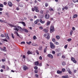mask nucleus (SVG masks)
Masks as SVG:
<instances>
[{"instance_id": "18", "label": "nucleus", "mask_w": 78, "mask_h": 78, "mask_svg": "<svg viewBox=\"0 0 78 78\" xmlns=\"http://www.w3.org/2000/svg\"><path fill=\"white\" fill-rule=\"evenodd\" d=\"M69 77L68 75L63 76H62V78H68Z\"/></svg>"}, {"instance_id": "30", "label": "nucleus", "mask_w": 78, "mask_h": 78, "mask_svg": "<svg viewBox=\"0 0 78 78\" xmlns=\"http://www.w3.org/2000/svg\"><path fill=\"white\" fill-rule=\"evenodd\" d=\"M55 44H56V45H59V43H58V42H57V41H55Z\"/></svg>"}, {"instance_id": "24", "label": "nucleus", "mask_w": 78, "mask_h": 78, "mask_svg": "<svg viewBox=\"0 0 78 78\" xmlns=\"http://www.w3.org/2000/svg\"><path fill=\"white\" fill-rule=\"evenodd\" d=\"M42 46L38 48V50H42Z\"/></svg>"}, {"instance_id": "55", "label": "nucleus", "mask_w": 78, "mask_h": 78, "mask_svg": "<svg viewBox=\"0 0 78 78\" xmlns=\"http://www.w3.org/2000/svg\"><path fill=\"white\" fill-rule=\"evenodd\" d=\"M69 74H72V71H71L70 70H69Z\"/></svg>"}, {"instance_id": "45", "label": "nucleus", "mask_w": 78, "mask_h": 78, "mask_svg": "<svg viewBox=\"0 0 78 78\" xmlns=\"http://www.w3.org/2000/svg\"><path fill=\"white\" fill-rule=\"evenodd\" d=\"M66 71V69L64 68H63L62 69V71L63 72H65Z\"/></svg>"}, {"instance_id": "10", "label": "nucleus", "mask_w": 78, "mask_h": 78, "mask_svg": "<svg viewBox=\"0 0 78 78\" xmlns=\"http://www.w3.org/2000/svg\"><path fill=\"white\" fill-rule=\"evenodd\" d=\"M15 34H16V35L17 36H18L19 37H20V36H19V33H18V32L17 31H15Z\"/></svg>"}, {"instance_id": "53", "label": "nucleus", "mask_w": 78, "mask_h": 78, "mask_svg": "<svg viewBox=\"0 0 78 78\" xmlns=\"http://www.w3.org/2000/svg\"><path fill=\"white\" fill-rule=\"evenodd\" d=\"M34 10H35V9H34V8H32V11H33V12H34Z\"/></svg>"}, {"instance_id": "61", "label": "nucleus", "mask_w": 78, "mask_h": 78, "mask_svg": "<svg viewBox=\"0 0 78 78\" xmlns=\"http://www.w3.org/2000/svg\"><path fill=\"white\" fill-rule=\"evenodd\" d=\"M34 23L35 24H37V20L35 21L34 22Z\"/></svg>"}, {"instance_id": "59", "label": "nucleus", "mask_w": 78, "mask_h": 78, "mask_svg": "<svg viewBox=\"0 0 78 78\" xmlns=\"http://www.w3.org/2000/svg\"><path fill=\"white\" fill-rule=\"evenodd\" d=\"M72 30H73V31H75V27H73Z\"/></svg>"}, {"instance_id": "25", "label": "nucleus", "mask_w": 78, "mask_h": 78, "mask_svg": "<svg viewBox=\"0 0 78 78\" xmlns=\"http://www.w3.org/2000/svg\"><path fill=\"white\" fill-rule=\"evenodd\" d=\"M45 6L46 7H47V6H48V3H46L45 4Z\"/></svg>"}, {"instance_id": "48", "label": "nucleus", "mask_w": 78, "mask_h": 78, "mask_svg": "<svg viewBox=\"0 0 78 78\" xmlns=\"http://www.w3.org/2000/svg\"><path fill=\"white\" fill-rule=\"evenodd\" d=\"M71 59L72 61H73L75 60V58H72Z\"/></svg>"}, {"instance_id": "47", "label": "nucleus", "mask_w": 78, "mask_h": 78, "mask_svg": "<svg viewBox=\"0 0 78 78\" xmlns=\"http://www.w3.org/2000/svg\"><path fill=\"white\" fill-rule=\"evenodd\" d=\"M65 9L66 10L68 9V7H67V6H65Z\"/></svg>"}, {"instance_id": "36", "label": "nucleus", "mask_w": 78, "mask_h": 78, "mask_svg": "<svg viewBox=\"0 0 78 78\" xmlns=\"http://www.w3.org/2000/svg\"><path fill=\"white\" fill-rule=\"evenodd\" d=\"M40 12L41 14H43V12H44V10H41L40 11Z\"/></svg>"}, {"instance_id": "8", "label": "nucleus", "mask_w": 78, "mask_h": 78, "mask_svg": "<svg viewBox=\"0 0 78 78\" xmlns=\"http://www.w3.org/2000/svg\"><path fill=\"white\" fill-rule=\"evenodd\" d=\"M8 4L9 6L10 7H11V6H12V2H8Z\"/></svg>"}, {"instance_id": "63", "label": "nucleus", "mask_w": 78, "mask_h": 78, "mask_svg": "<svg viewBox=\"0 0 78 78\" xmlns=\"http://www.w3.org/2000/svg\"><path fill=\"white\" fill-rule=\"evenodd\" d=\"M4 4L5 5H6V4H7V2H4Z\"/></svg>"}, {"instance_id": "21", "label": "nucleus", "mask_w": 78, "mask_h": 78, "mask_svg": "<svg viewBox=\"0 0 78 78\" xmlns=\"http://www.w3.org/2000/svg\"><path fill=\"white\" fill-rule=\"evenodd\" d=\"M50 21H48L47 23V26H48V25H50Z\"/></svg>"}, {"instance_id": "29", "label": "nucleus", "mask_w": 78, "mask_h": 78, "mask_svg": "<svg viewBox=\"0 0 78 78\" xmlns=\"http://www.w3.org/2000/svg\"><path fill=\"white\" fill-rule=\"evenodd\" d=\"M73 30H71V31H70V35H72V33H73Z\"/></svg>"}, {"instance_id": "12", "label": "nucleus", "mask_w": 78, "mask_h": 78, "mask_svg": "<svg viewBox=\"0 0 78 78\" xmlns=\"http://www.w3.org/2000/svg\"><path fill=\"white\" fill-rule=\"evenodd\" d=\"M78 17V15L77 14H75L73 16V19H75V18H76Z\"/></svg>"}, {"instance_id": "28", "label": "nucleus", "mask_w": 78, "mask_h": 78, "mask_svg": "<svg viewBox=\"0 0 78 78\" xmlns=\"http://www.w3.org/2000/svg\"><path fill=\"white\" fill-rule=\"evenodd\" d=\"M24 31L26 33H28V31L26 29H24Z\"/></svg>"}, {"instance_id": "51", "label": "nucleus", "mask_w": 78, "mask_h": 78, "mask_svg": "<svg viewBox=\"0 0 78 78\" xmlns=\"http://www.w3.org/2000/svg\"><path fill=\"white\" fill-rule=\"evenodd\" d=\"M21 44H25V43L24 41H22L21 42Z\"/></svg>"}, {"instance_id": "13", "label": "nucleus", "mask_w": 78, "mask_h": 78, "mask_svg": "<svg viewBox=\"0 0 78 78\" xmlns=\"http://www.w3.org/2000/svg\"><path fill=\"white\" fill-rule=\"evenodd\" d=\"M17 28H18L19 29V30H20V31H22V30H23L22 27H21L20 26H17Z\"/></svg>"}, {"instance_id": "34", "label": "nucleus", "mask_w": 78, "mask_h": 78, "mask_svg": "<svg viewBox=\"0 0 78 78\" xmlns=\"http://www.w3.org/2000/svg\"><path fill=\"white\" fill-rule=\"evenodd\" d=\"M12 37L13 39H14V34H11Z\"/></svg>"}, {"instance_id": "15", "label": "nucleus", "mask_w": 78, "mask_h": 78, "mask_svg": "<svg viewBox=\"0 0 78 78\" xmlns=\"http://www.w3.org/2000/svg\"><path fill=\"white\" fill-rule=\"evenodd\" d=\"M40 22L41 23H45V21H42V19H40Z\"/></svg>"}, {"instance_id": "42", "label": "nucleus", "mask_w": 78, "mask_h": 78, "mask_svg": "<svg viewBox=\"0 0 78 78\" xmlns=\"http://www.w3.org/2000/svg\"><path fill=\"white\" fill-rule=\"evenodd\" d=\"M49 10L51 11H54V10L52 8H51L49 9Z\"/></svg>"}, {"instance_id": "7", "label": "nucleus", "mask_w": 78, "mask_h": 78, "mask_svg": "<svg viewBox=\"0 0 78 78\" xmlns=\"http://www.w3.org/2000/svg\"><path fill=\"white\" fill-rule=\"evenodd\" d=\"M5 36L7 39H8V40H9V36H8V33H5Z\"/></svg>"}, {"instance_id": "39", "label": "nucleus", "mask_w": 78, "mask_h": 78, "mask_svg": "<svg viewBox=\"0 0 78 78\" xmlns=\"http://www.w3.org/2000/svg\"><path fill=\"white\" fill-rule=\"evenodd\" d=\"M0 7H1V8H3V5L2 4H0Z\"/></svg>"}, {"instance_id": "14", "label": "nucleus", "mask_w": 78, "mask_h": 78, "mask_svg": "<svg viewBox=\"0 0 78 78\" xmlns=\"http://www.w3.org/2000/svg\"><path fill=\"white\" fill-rule=\"evenodd\" d=\"M20 23H21L22 24H23L24 27H25L26 26V24H25V23L23 22V21H22V22H20Z\"/></svg>"}, {"instance_id": "43", "label": "nucleus", "mask_w": 78, "mask_h": 78, "mask_svg": "<svg viewBox=\"0 0 78 78\" xmlns=\"http://www.w3.org/2000/svg\"><path fill=\"white\" fill-rule=\"evenodd\" d=\"M2 62H5L6 61V60L5 59H2Z\"/></svg>"}, {"instance_id": "50", "label": "nucleus", "mask_w": 78, "mask_h": 78, "mask_svg": "<svg viewBox=\"0 0 78 78\" xmlns=\"http://www.w3.org/2000/svg\"><path fill=\"white\" fill-rule=\"evenodd\" d=\"M8 14H9L8 13V12L5 13V15H6L8 16V17H9V15H8Z\"/></svg>"}, {"instance_id": "41", "label": "nucleus", "mask_w": 78, "mask_h": 78, "mask_svg": "<svg viewBox=\"0 0 78 78\" xmlns=\"http://www.w3.org/2000/svg\"><path fill=\"white\" fill-rule=\"evenodd\" d=\"M36 36H34V37H33V39L35 40V39H36Z\"/></svg>"}, {"instance_id": "52", "label": "nucleus", "mask_w": 78, "mask_h": 78, "mask_svg": "<svg viewBox=\"0 0 78 78\" xmlns=\"http://www.w3.org/2000/svg\"><path fill=\"white\" fill-rule=\"evenodd\" d=\"M35 76H36L37 78H38V77H39V75H38V74H36Z\"/></svg>"}, {"instance_id": "17", "label": "nucleus", "mask_w": 78, "mask_h": 78, "mask_svg": "<svg viewBox=\"0 0 78 78\" xmlns=\"http://www.w3.org/2000/svg\"><path fill=\"white\" fill-rule=\"evenodd\" d=\"M19 6L20 7H23V3H20L19 4Z\"/></svg>"}, {"instance_id": "56", "label": "nucleus", "mask_w": 78, "mask_h": 78, "mask_svg": "<svg viewBox=\"0 0 78 78\" xmlns=\"http://www.w3.org/2000/svg\"><path fill=\"white\" fill-rule=\"evenodd\" d=\"M40 30H43V27H39Z\"/></svg>"}, {"instance_id": "49", "label": "nucleus", "mask_w": 78, "mask_h": 78, "mask_svg": "<svg viewBox=\"0 0 78 78\" xmlns=\"http://www.w3.org/2000/svg\"><path fill=\"white\" fill-rule=\"evenodd\" d=\"M1 37H5V35L3 34H1Z\"/></svg>"}, {"instance_id": "19", "label": "nucleus", "mask_w": 78, "mask_h": 78, "mask_svg": "<svg viewBox=\"0 0 78 78\" xmlns=\"http://www.w3.org/2000/svg\"><path fill=\"white\" fill-rule=\"evenodd\" d=\"M39 62L37 61L35 62V66H37L39 64Z\"/></svg>"}, {"instance_id": "44", "label": "nucleus", "mask_w": 78, "mask_h": 78, "mask_svg": "<svg viewBox=\"0 0 78 78\" xmlns=\"http://www.w3.org/2000/svg\"><path fill=\"white\" fill-rule=\"evenodd\" d=\"M34 72L35 73H37V72H38V71L37 70H35Z\"/></svg>"}, {"instance_id": "1", "label": "nucleus", "mask_w": 78, "mask_h": 78, "mask_svg": "<svg viewBox=\"0 0 78 78\" xmlns=\"http://www.w3.org/2000/svg\"><path fill=\"white\" fill-rule=\"evenodd\" d=\"M49 44L50 45V48H52V49H54V48H55V46L54 44H53V43L50 42Z\"/></svg>"}, {"instance_id": "33", "label": "nucleus", "mask_w": 78, "mask_h": 78, "mask_svg": "<svg viewBox=\"0 0 78 78\" xmlns=\"http://www.w3.org/2000/svg\"><path fill=\"white\" fill-rule=\"evenodd\" d=\"M2 69H5V66H2L1 67Z\"/></svg>"}, {"instance_id": "23", "label": "nucleus", "mask_w": 78, "mask_h": 78, "mask_svg": "<svg viewBox=\"0 0 78 78\" xmlns=\"http://www.w3.org/2000/svg\"><path fill=\"white\" fill-rule=\"evenodd\" d=\"M47 46H46V48L44 50V53H46V52H47Z\"/></svg>"}, {"instance_id": "9", "label": "nucleus", "mask_w": 78, "mask_h": 78, "mask_svg": "<svg viewBox=\"0 0 78 78\" xmlns=\"http://www.w3.org/2000/svg\"><path fill=\"white\" fill-rule=\"evenodd\" d=\"M47 56H48L50 58H51V59H52V58H53V55H51V54H49Z\"/></svg>"}, {"instance_id": "57", "label": "nucleus", "mask_w": 78, "mask_h": 78, "mask_svg": "<svg viewBox=\"0 0 78 78\" xmlns=\"http://www.w3.org/2000/svg\"><path fill=\"white\" fill-rule=\"evenodd\" d=\"M67 45H65L64 46L65 48H67Z\"/></svg>"}, {"instance_id": "16", "label": "nucleus", "mask_w": 78, "mask_h": 78, "mask_svg": "<svg viewBox=\"0 0 78 78\" xmlns=\"http://www.w3.org/2000/svg\"><path fill=\"white\" fill-rule=\"evenodd\" d=\"M66 64V63L65 62H62V66H65V65Z\"/></svg>"}, {"instance_id": "38", "label": "nucleus", "mask_w": 78, "mask_h": 78, "mask_svg": "<svg viewBox=\"0 0 78 78\" xmlns=\"http://www.w3.org/2000/svg\"><path fill=\"white\" fill-rule=\"evenodd\" d=\"M34 69H35V70H37L38 69V67H37V66H35L34 67Z\"/></svg>"}, {"instance_id": "46", "label": "nucleus", "mask_w": 78, "mask_h": 78, "mask_svg": "<svg viewBox=\"0 0 78 78\" xmlns=\"http://www.w3.org/2000/svg\"><path fill=\"white\" fill-rule=\"evenodd\" d=\"M74 3H76V2H78V0H74Z\"/></svg>"}, {"instance_id": "5", "label": "nucleus", "mask_w": 78, "mask_h": 78, "mask_svg": "<svg viewBox=\"0 0 78 78\" xmlns=\"http://www.w3.org/2000/svg\"><path fill=\"white\" fill-rule=\"evenodd\" d=\"M17 25L15 26H14V25L12 26V27H15L13 29V30H16V31H18L19 30V29H18V28H17Z\"/></svg>"}, {"instance_id": "62", "label": "nucleus", "mask_w": 78, "mask_h": 78, "mask_svg": "<svg viewBox=\"0 0 78 78\" xmlns=\"http://www.w3.org/2000/svg\"><path fill=\"white\" fill-rule=\"evenodd\" d=\"M73 62L74 63H76V61L74 60V61H73Z\"/></svg>"}, {"instance_id": "40", "label": "nucleus", "mask_w": 78, "mask_h": 78, "mask_svg": "<svg viewBox=\"0 0 78 78\" xmlns=\"http://www.w3.org/2000/svg\"><path fill=\"white\" fill-rule=\"evenodd\" d=\"M36 53H37V55H39V51L37 50L36 51Z\"/></svg>"}, {"instance_id": "20", "label": "nucleus", "mask_w": 78, "mask_h": 78, "mask_svg": "<svg viewBox=\"0 0 78 78\" xmlns=\"http://www.w3.org/2000/svg\"><path fill=\"white\" fill-rule=\"evenodd\" d=\"M57 39H58V40H59L60 39V37H59L58 35L56 36V37Z\"/></svg>"}, {"instance_id": "6", "label": "nucleus", "mask_w": 78, "mask_h": 78, "mask_svg": "<svg viewBox=\"0 0 78 78\" xmlns=\"http://www.w3.org/2000/svg\"><path fill=\"white\" fill-rule=\"evenodd\" d=\"M23 69L24 70H28V67H27L26 66H24L23 67Z\"/></svg>"}, {"instance_id": "31", "label": "nucleus", "mask_w": 78, "mask_h": 78, "mask_svg": "<svg viewBox=\"0 0 78 78\" xmlns=\"http://www.w3.org/2000/svg\"><path fill=\"white\" fill-rule=\"evenodd\" d=\"M31 43H32V42H31V41H30L29 42H27V44H28V45H30V44H31Z\"/></svg>"}, {"instance_id": "22", "label": "nucleus", "mask_w": 78, "mask_h": 78, "mask_svg": "<svg viewBox=\"0 0 78 78\" xmlns=\"http://www.w3.org/2000/svg\"><path fill=\"white\" fill-rule=\"evenodd\" d=\"M50 35H48L47 36V37H46V38H47V39H48V40H49V39H50Z\"/></svg>"}, {"instance_id": "58", "label": "nucleus", "mask_w": 78, "mask_h": 78, "mask_svg": "<svg viewBox=\"0 0 78 78\" xmlns=\"http://www.w3.org/2000/svg\"><path fill=\"white\" fill-rule=\"evenodd\" d=\"M23 59H25V58H26V57H25V55H23Z\"/></svg>"}, {"instance_id": "35", "label": "nucleus", "mask_w": 78, "mask_h": 78, "mask_svg": "<svg viewBox=\"0 0 78 78\" xmlns=\"http://www.w3.org/2000/svg\"><path fill=\"white\" fill-rule=\"evenodd\" d=\"M72 41V39L71 38H69L67 39V41H68V42H70V41Z\"/></svg>"}, {"instance_id": "32", "label": "nucleus", "mask_w": 78, "mask_h": 78, "mask_svg": "<svg viewBox=\"0 0 78 78\" xmlns=\"http://www.w3.org/2000/svg\"><path fill=\"white\" fill-rule=\"evenodd\" d=\"M27 53L28 54V55H30V54H31V52L29 51H28L27 52Z\"/></svg>"}, {"instance_id": "11", "label": "nucleus", "mask_w": 78, "mask_h": 78, "mask_svg": "<svg viewBox=\"0 0 78 78\" xmlns=\"http://www.w3.org/2000/svg\"><path fill=\"white\" fill-rule=\"evenodd\" d=\"M57 73L58 74H61L62 73V71H60L59 70L57 71Z\"/></svg>"}, {"instance_id": "26", "label": "nucleus", "mask_w": 78, "mask_h": 78, "mask_svg": "<svg viewBox=\"0 0 78 78\" xmlns=\"http://www.w3.org/2000/svg\"><path fill=\"white\" fill-rule=\"evenodd\" d=\"M62 55V54L61 53H58L57 55V56H61Z\"/></svg>"}, {"instance_id": "37", "label": "nucleus", "mask_w": 78, "mask_h": 78, "mask_svg": "<svg viewBox=\"0 0 78 78\" xmlns=\"http://www.w3.org/2000/svg\"><path fill=\"white\" fill-rule=\"evenodd\" d=\"M4 41H5V42H8V40L6 39L5 38V39H3L2 40Z\"/></svg>"}, {"instance_id": "2", "label": "nucleus", "mask_w": 78, "mask_h": 78, "mask_svg": "<svg viewBox=\"0 0 78 78\" xmlns=\"http://www.w3.org/2000/svg\"><path fill=\"white\" fill-rule=\"evenodd\" d=\"M44 18H45L46 19H48L50 18V15H49L48 13H45Z\"/></svg>"}, {"instance_id": "4", "label": "nucleus", "mask_w": 78, "mask_h": 78, "mask_svg": "<svg viewBox=\"0 0 78 78\" xmlns=\"http://www.w3.org/2000/svg\"><path fill=\"white\" fill-rule=\"evenodd\" d=\"M34 9L35 10L36 12H39V7L37 6L35 7Z\"/></svg>"}, {"instance_id": "3", "label": "nucleus", "mask_w": 78, "mask_h": 78, "mask_svg": "<svg viewBox=\"0 0 78 78\" xmlns=\"http://www.w3.org/2000/svg\"><path fill=\"white\" fill-rule=\"evenodd\" d=\"M50 31L51 33H53V31H55V28L53 26H51Z\"/></svg>"}, {"instance_id": "64", "label": "nucleus", "mask_w": 78, "mask_h": 78, "mask_svg": "<svg viewBox=\"0 0 78 78\" xmlns=\"http://www.w3.org/2000/svg\"><path fill=\"white\" fill-rule=\"evenodd\" d=\"M52 53L53 54H55V51H52Z\"/></svg>"}, {"instance_id": "60", "label": "nucleus", "mask_w": 78, "mask_h": 78, "mask_svg": "<svg viewBox=\"0 0 78 78\" xmlns=\"http://www.w3.org/2000/svg\"><path fill=\"white\" fill-rule=\"evenodd\" d=\"M52 41L53 42H55V38H52Z\"/></svg>"}, {"instance_id": "27", "label": "nucleus", "mask_w": 78, "mask_h": 78, "mask_svg": "<svg viewBox=\"0 0 78 78\" xmlns=\"http://www.w3.org/2000/svg\"><path fill=\"white\" fill-rule=\"evenodd\" d=\"M43 31H44V32H45V33H47V32H48V30H46V29H44Z\"/></svg>"}, {"instance_id": "54", "label": "nucleus", "mask_w": 78, "mask_h": 78, "mask_svg": "<svg viewBox=\"0 0 78 78\" xmlns=\"http://www.w3.org/2000/svg\"><path fill=\"white\" fill-rule=\"evenodd\" d=\"M39 59H40V60H42V56H40L39 57Z\"/></svg>"}]
</instances>
